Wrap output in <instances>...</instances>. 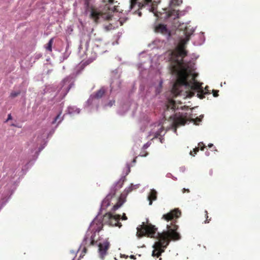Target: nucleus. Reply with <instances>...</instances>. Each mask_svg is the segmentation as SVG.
I'll return each mask as SVG.
<instances>
[{
  "label": "nucleus",
  "mask_w": 260,
  "mask_h": 260,
  "mask_svg": "<svg viewBox=\"0 0 260 260\" xmlns=\"http://www.w3.org/2000/svg\"><path fill=\"white\" fill-rule=\"evenodd\" d=\"M174 56L171 63V72L172 74H177L178 78L174 84L171 93L174 97L181 95L183 87L192 90L188 94L190 96L194 94V91H198V96L203 99L205 98L204 91L201 84L196 80V74L191 75L189 67L184 62L183 58L187 55V51L184 47L179 46L176 50L173 52Z\"/></svg>",
  "instance_id": "1"
},
{
  "label": "nucleus",
  "mask_w": 260,
  "mask_h": 260,
  "mask_svg": "<svg viewBox=\"0 0 260 260\" xmlns=\"http://www.w3.org/2000/svg\"><path fill=\"white\" fill-rule=\"evenodd\" d=\"M137 228L136 236L138 238H142L144 235L155 238L157 239L152 247L154 250L152 253V256H159L164 252L171 240H178L181 239V236L177 232L178 226L171 223L167 225V231H164L161 233H157V228L151 224L145 225L142 223Z\"/></svg>",
  "instance_id": "2"
},
{
  "label": "nucleus",
  "mask_w": 260,
  "mask_h": 260,
  "mask_svg": "<svg viewBox=\"0 0 260 260\" xmlns=\"http://www.w3.org/2000/svg\"><path fill=\"white\" fill-rule=\"evenodd\" d=\"M131 166L129 164H126L125 167L123 169L121 177L112 185L110 187L109 192L102 201L100 207V211L109 206L111 200L114 197L117 191L123 186V183L126 180V176L131 172Z\"/></svg>",
  "instance_id": "3"
},
{
  "label": "nucleus",
  "mask_w": 260,
  "mask_h": 260,
  "mask_svg": "<svg viewBox=\"0 0 260 260\" xmlns=\"http://www.w3.org/2000/svg\"><path fill=\"white\" fill-rule=\"evenodd\" d=\"M107 208H105V209H102L100 211V209L99 210V211L98 213V214L96 215V216L94 218V219L92 220V221L90 222V225L88 227V230L86 232V233L88 232V239L87 241V242L89 240H90V245H96L99 248H98V252L99 253V256L100 258L102 260H103L105 258V256L107 254V250L110 247V242L108 241V239H106L104 240L103 242H98L95 241L94 240V237L95 236V233L96 232H99L101 230L102 228H98L95 230V231L92 234L91 236H90L89 233V229L92 224H93L94 221L98 218V216L101 214V212L105 210Z\"/></svg>",
  "instance_id": "4"
},
{
  "label": "nucleus",
  "mask_w": 260,
  "mask_h": 260,
  "mask_svg": "<svg viewBox=\"0 0 260 260\" xmlns=\"http://www.w3.org/2000/svg\"><path fill=\"white\" fill-rule=\"evenodd\" d=\"M105 9L109 10V11L107 13H104L98 11L96 9L91 8L90 15V18L93 19L95 23H98L100 19L109 20L113 16L112 13L113 12L119 11V10L117 9V6H116L111 8L108 5H106Z\"/></svg>",
  "instance_id": "5"
},
{
  "label": "nucleus",
  "mask_w": 260,
  "mask_h": 260,
  "mask_svg": "<svg viewBox=\"0 0 260 260\" xmlns=\"http://www.w3.org/2000/svg\"><path fill=\"white\" fill-rule=\"evenodd\" d=\"M33 164H25L22 166H20L19 164L18 166L15 169H12L10 170L8 174H11L10 181L13 182L14 184H17L19 182V180L17 181V180H14L15 177L19 176L18 180L20 179V177H23L27 172L29 169H30Z\"/></svg>",
  "instance_id": "6"
},
{
  "label": "nucleus",
  "mask_w": 260,
  "mask_h": 260,
  "mask_svg": "<svg viewBox=\"0 0 260 260\" xmlns=\"http://www.w3.org/2000/svg\"><path fill=\"white\" fill-rule=\"evenodd\" d=\"M193 121L196 124L198 123L201 121V118L197 117L196 119L191 118L189 117L187 113L181 114L178 116H176L174 120V124L175 127H178L180 125H184L188 121Z\"/></svg>",
  "instance_id": "7"
},
{
  "label": "nucleus",
  "mask_w": 260,
  "mask_h": 260,
  "mask_svg": "<svg viewBox=\"0 0 260 260\" xmlns=\"http://www.w3.org/2000/svg\"><path fill=\"white\" fill-rule=\"evenodd\" d=\"M182 3V0H171L170 3V10L166 13V18H172L174 19L179 17L178 11L172 8L174 6H178Z\"/></svg>",
  "instance_id": "8"
},
{
  "label": "nucleus",
  "mask_w": 260,
  "mask_h": 260,
  "mask_svg": "<svg viewBox=\"0 0 260 260\" xmlns=\"http://www.w3.org/2000/svg\"><path fill=\"white\" fill-rule=\"evenodd\" d=\"M160 2V0H144V3L139 4V8L148 7V10L149 12L155 13L157 5Z\"/></svg>",
  "instance_id": "9"
},
{
  "label": "nucleus",
  "mask_w": 260,
  "mask_h": 260,
  "mask_svg": "<svg viewBox=\"0 0 260 260\" xmlns=\"http://www.w3.org/2000/svg\"><path fill=\"white\" fill-rule=\"evenodd\" d=\"M181 215V211L178 209H175L166 214L162 216V218L166 220H172L174 218H178Z\"/></svg>",
  "instance_id": "10"
},
{
  "label": "nucleus",
  "mask_w": 260,
  "mask_h": 260,
  "mask_svg": "<svg viewBox=\"0 0 260 260\" xmlns=\"http://www.w3.org/2000/svg\"><path fill=\"white\" fill-rule=\"evenodd\" d=\"M114 217H115V215H113L110 212H107L103 216L102 219L99 220V222L100 223H103L111 225L112 224H113Z\"/></svg>",
  "instance_id": "11"
},
{
  "label": "nucleus",
  "mask_w": 260,
  "mask_h": 260,
  "mask_svg": "<svg viewBox=\"0 0 260 260\" xmlns=\"http://www.w3.org/2000/svg\"><path fill=\"white\" fill-rule=\"evenodd\" d=\"M157 192L154 189H151L150 191L147 196V200L149 201V205H151L152 204L153 201L157 200Z\"/></svg>",
  "instance_id": "12"
},
{
  "label": "nucleus",
  "mask_w": 260,
  "mask_h": 260,
  "mask_svg": "<svg viewBox=\"0 0 260 260\" xmlns=\"http://www.w3.org/2000/svg\"><path fill=\"white\" fill-rule=\"evenodd\" d=\"M140 1V0H130L129 8L131 10H132L137 5L138 7V11H136L135 13L138 14L139 16L141 17L142 16V13L140 11H139V10H140L141 9L139 8V4L140 3H144V0L141 2Z\"/></svg>",
  "instance_id": "13"
},
{
  "label": "nucleus",
  "mask_w": 260,
  "mask_h": 260,
  "mask_svg": "<svg viewBox=\"0 0 260 260\" xmlns=\"http://www.w3.org/2000/svg\"><path fill=\"white\" fill-rule=\"evenodd\" d=\"M155 31L159 32L164 35L168 33L169 31L167 28V25L162 24H159L155 27Z\"/></svg>",
  "instance_id": "14"
},
{
  "label": "nucleus",
  "mask_w": 260,
  "mask_h": 260,
  "mask_svg": "<svg viewBox=\"0 0 260 260\" xmlns=\"http://www.w3.org/2000/svg\"><path fill=\"white\" fill-rule=\"evenodd\" d=\"M88 232L87 233H86L85 236H84V237L82 240V243L80 244V246H79V247L78 248V250L75 251L73 250H70V253H72V254H75V256L77 255V253H78V252L80 251V249L81 248V247L82 246H85L87 244V241L88 239Z\"/></svg>",
  "instance_id": "15"
},
{
  "label": "nucleus",
  "mask_w": 260,
  "mask_h": 260,
  "mask_svg": "<svg viewBox=\"0 0 260 260\" xmlns=\"http://www.w3.org/2000/svg\"><path fill=\"white\" fill-rule=\"evenodd\" d=\"M198 146L193 148L192 151H190V154L192 156H194L195 155L199 152V150H204V148H206L205 145L203 142H200L198 143Z\"/></svg>",
  "instance_id": "16"
},
{
  "label": "nucleus",
  "mask_w": 260,
  "mask_h": 260,
  "mask_svg": "<svg viewBox=\"0 0 260 260\" xmlns=\"http://www.w3.org/2000/svg\"><path fill=\"white\" fill-rule=\"evenodd\" d=\"M167 107L168 109H170L174 110L179 108L178 107H176V103L172 99H169Z\"/></svg>",
  "instance_id": "17"
},
{
  "label": "nucleus",
  "mask_w": 260,
  "mask_h": 260,
  "mask_svg": "<svg viewBox=\"0 0 260 260\" xmlns=\"http://www.w3.org/2000/svg\"><path fill=\"white\" fill-rule=\"evenodd\" d=\"M105 90L104 88H101L100 90L97 91L95 93H94L92 96L94 99H99L101 98L103 95L105 94Z\"/></svg>",
  "instance_id": "18"
},
{
  "label": "nucleus",
  "mask_w": 260,
  "mask_h": 260,
  "mask_svg": "<svg viewBox=\"0 0 260 260\" xmlns=\"http://www.w3.org/2000/svg\"><path fill=\"white\" fill-rule=\"evenodd\" d=\"M126 194L124 193H121L118 199L117 204L120 206V207L122 206V205L126 202Z\"/></svg>",
  "instance_id": "19"
},
{
  "label": "nucleus",
  "mask_w": 260,
  "mask_h": 260,
  "mask_svg": "<svg viewBox=\"0 0 260 260\" xmlns=\"http://www.w3.org/2000/svg\"><path fill=\"white\" fill-rule=\"evenodd\" d=\"M121 216L120 215H116L115 217H114V220L113 221V224H112V226H116L119 228H121L122 226V224L120 222H119V220H120Z\"/></svg>",
  "instance_id": "20"
},
{
  "label": "nucleus",
  "mask_w": 260,
  "mask_h": 260,
  "mask_svg": "<svg viewBox=\"0 0 260 260\" xmlns=\"http://www.w3.org/2000/svg\"><path fill=\"white\" fill-rule=\"evenodd\" d=\"M184 33L185 34V38L183 39L182 40V42L183 43H186V42H187L189 39H190V37L191 36V35L192 34V32H187V28H185V29L184 31Z\"/></svg>",
  "instance_id": "21"
},
{
  "label": "nucleus",
  "mask_w": 260,
  "mask_h": 260,
  "mask_svg": "<svg viewBox=\"0 0 260 260\" xmlns=\"http://www.w3.org/2000/svg\"><path fill=\"white\" fill-rule=\"evenodd\" d=\"M53 40L54 38H51L45 46L46 49L50 52L52 51V45L53 43Z\"/></svg>",
  "instance_id": "22"
},
{
  "label": "nucleus",
  "mask_w": 260,
  "mask_h": 260,
  "mask_svg": "<svg viewBox=\"0 0 260 260\" xmlns=\"http://www.w3.org/2000/svg\"><path fill=\"white\" fill-rule=\"evenodd\" d=\"M134 189V184H131L128 187L125 188L123 192L122 193H124L126 194V197L130 192H131Z\"/></svg>",
  "instance_id": "23"
},
{
  "label": "nucleus",
  "mask_w": 260,
  "mask_h": 260,
  "mask_svg": "<svg viewBox=\"0 0 260 260\" xmlns=\"http://www.w3.org/2000/svg\"><path fill=\"white\" fill-rule=\"evenodd\" d=\"M61 114V112H60L55 117L54 121L52 122V123L54 124L55 122H56L58 120V123H60L62 120L63 118L60 117V115Z\"/></svg>",
  "instance_id": "24"
},
{
  "label": "nucleus",
  "mask_w": 260,
  "mask_h": 260,
  "mask_svg": "<svg viewBox=\"0 0 260 260\" xmlns=\"http://www.w3.org/2000/svg\"><path fill=\"white\" fill-rule=\"evenodd\" d=\"M20 93H21V92L20 90H18L17 91H12L10 94V96L12 98H14L17 96L18 95H19L20 94Z\"/></svg>",
  "instance_id": "25"
},
{
  "label": "nucleus",
  "mask_w": 260,
  "mask_h": 260,
  "mask_svg": "<svg viewBox=\"0 0 260 260\" xmlns=\"http://www.w3.org/2000/svg\"><path fill=\"white\" fill-rule=\"evenodd\" d=\"M120 206H119L117 203L113 206L112 208V211L113 212H114L116 210H117L118 209H119L120 208Z\"/></svg>",
  "instance_id": "26"
},
{
  "label": "nucleus",
  "mask_w": 260,
  "mask_h": 260,
  "mask_svg": "<svg viewBox=\"0 0 260 260\" xmlns=\"http://www.w3.org/2000/svg\"><path fill=\"white\" fill-rule=\"evenodd\" d=\"M218 90H213V91H212V93H213V95L214 97H217L218 96Z\"/></svg>",
  "instance_id": "27"
},
{
  "label": "nucleus",
  "mask_w": 260,
  "mask_h": 260,
  "mask_svg": "<svg viewBox=\"0 0 260 260\" xmlns=\"http://www.w3.org/2000/svg\"><path fill=\"white\" fill-rule=\"evenodd\" d=\"M186 168L184 166H182L180 168V171L183 173L185 171Z\"/></svg>",
  "instance_id": "28"
},
{
  "label": "nucleus",
  "mask_w": 260,
  "mask_h": 260,
  "mask_svg": "<svg viewBox=\"0 0 260 260\" xmlns=\"http://www.w3.org/2000/svg\"><path fill=\"white\" fill-rule=\"evenodd\" d=\"M127 218L125 214L123 213V215H122V219L125 220H127Z\"/></svg>",
  "instance_id": "29"
},
{
  "label": "nucleus",
  "mask_w": 260,
  "mask_h": 260,
  "mask_svg": "<svg viewBox=\"0 0 260 260\" xmlns=\"http://www.w3.org/2000/svg\"><path fill=\"white\" fill-rule=\"evenodd\" d=\"M185 191H187L188 192H189L190 191H189V189H188V188H183L182 189V192L183 193H184Z\"/></svg>",
  "instance_id": "30"
},
{
  "label": "nucleus",
  "mask_w": 260,
  "mask_h": 260,
  "mask_svg": "<svg viewBox=\"0 0 260 260\" xmlns=\"http://www.w3.org/2000/svg\"><path fill=\"white\" fill-rule=\"evenodd\" d=\"M172 176H173V175H172V174H171V173H167V175H166V177H168V178H170V177H171V178H172Z\"/></svg>",
  "instance_id": "31"
},
{
  "label": "nucleus",
  "mask_w": 260,
  "mask_h": 260,
  "mask_svg": "<svg viewBox=\"0 0 260 260\" xmlns=\"http://www.w3.org/2000/svg\"><path fill=\"white\" fill-rule=\"evenodd\" d=\"M140 186V184L134 185V189L138 188Z\"/></svg>",
  "instance_id": "32"
},
{
  "label": "nucleus",
  "mask_w": 260,
  "mask_h": 260,
  "mask_svg": "<svg viewBox=\"0 0 260 260\" xmlns=\"http://www.w3.org/2000/svg\"><path fill=\"white\" fill-rule=\"evenodd\" d=\"M11 119H12V116H11V114H9L7 121H8Z\"/></svg>",
  "instance_id": "33"
},
{
  "label": "nucleus",
  "mask_w": 260,
  "mask_h": 260,
  "mask_svg": "<svg viewBox=\"0 0 260 260\" xmlns=\"http://www.w3.org/2000/svg\"><path fill=\"white\" fill-rule=\"evenodd\" d=\"M84 247L83 248V250H82V252H84V253H86V251H87V249L85 247V246H84Z\"/></svg>",
  "instance_id": "34"
},
{
  "label": "nucleus",
  "mask_w": 260,
  "mask_h": 260,
  "mask_svg": "<svg viewBox=\"0 0 260 260\" xmlns=\"http://www.w3.org/2000/svg\"><path fill=\"white\" fill-rule=\"evenodd\" d=\"M130 257H131V258H132V259H135V255H131L130 256Z\"/></svg>",
  "instance_id": "35"
},
{
  "label": "nucleus",
  "mask_w": 260,
  "mask_h": 260,
  "mask_svg": "<svg viewBox=\"0 0 260 260\" xmlns=\"http://www.w3.org/2000/svg\"><path fill=\"white\" fill-rule=\"evenodd\" d=\"M172 178L173 179H174V180H177V178L176 177L174 176H172Z\"/></svg>",
  "instance_id": "36"
},
{
  "label": "nucleus",
  "mask_w": 260,
  "mask_h": 260,
  "mask_svg": "<svg viewBox=\"0 0 260 260\" xmlns=\"http://www.w3.org/2000/svg\"><path fill=\"white\" fill-rule=\"evenodd\" d=\"M208 216L207 215V217H206V221H205V223H208L209 222V221L208 220Z\"/></svg>",
  "instance_id": "37"
},
{
  "label": "nucleus",
  "mask_w": 260,
  "mask_h": 260,
  "mask_svg": "<svg viewBox=\"0 0 260 260\" xmlns=\"http://www.w3.org/2000/svg\"><path fill=\"white\" fill-rule=\"evenodd\" d=\"M114 2V0H109V3L110 4H113Z\"/></svg>",
  "instance_id": "38"
},
{
  "label": "nucleus",
  "mask_w": 260,
  "mask_h": 260,
  "mask_svg": "<svg viewBox=\"0 0 260 260\" xmlns=\"http://www.w3.org/2000/svg\"><path fill=\"white\" fill-rule=\"evenodd\" d=\"M209 148H211L212 146H213V145L212 144H210L208 146Z\"/></svg>",
  "instance_id": "39"
},
{
  "label": "nucleus",
  "mask_w": 260,
  "mask_h": 260,
  "mask_svg": "<svg viewBox=\"0 0 260 260\" xmlns=\"http://www.w3.org/2000/svg\"><path fill=\"white\" fill-rule=\"evenodd\" d=\"M137 158V157H136V158H135L133 160L132 162H133V163L136 162Z\"/></svg>",
  "instance_id": "40"
},
{
  "label": "nucleus",
  "mask_w": 260,
  "mask_h": 260,
  "mask_svg": "<svg viewBox=\"0 0 260 260\" xmlns=\"http://www.w3.org/2000/svg\"><path fill=\"white\" fill-rule=\"evenodd\" d=\"M212 173H213L212 170H210V171H209V174H210V175H212Z\"/></svg>",
  "instance_id": "41"
},
{
  "label": "nucleus",
  "mask_w": 260,
  "mask_h": 260,
  "mask_svg": "<svg viewBox=\"0 0 260 260\" xmlns=\"http://www.w3.org/2000/svg\"><path fill=\"white\" fill-rule=\"evenodd\" d=\"M148 146V145H147V144H145V145L144 146V147L145 148H147Z\"/></svg>",
  "instance_id": "42"
},
{
  "label": "nucleus",
  "mask_w": 260,
  "mask_h": 260,
  "mask_svg": "<svg viewBox=\"0 0 260 260\" xmlns=\"http://www.w3.org/2000/svg\"><path fill=\"white\" fill-rule=\"evenodd\" d=\"M76 256H75L73 259L72 260H75V258ZM78 260H79V259H78Z\"/></svg>",
  "instance_id": "43"
},
{
  "label": "nucleus",
  "mask_w": 260,
  "mask_h": 260,
  "mask_svg": "<svg viewBox=\"0 0 260 260\" xmlns=\"http://www.w3.org/2000/svg\"><path fill=\"white\" fill-rule=\"evenodd\" d=\"M205 212L206 213V214H207V211H205Z\"/></svg>",
  "instance_id": "44"
}]
</instances>
